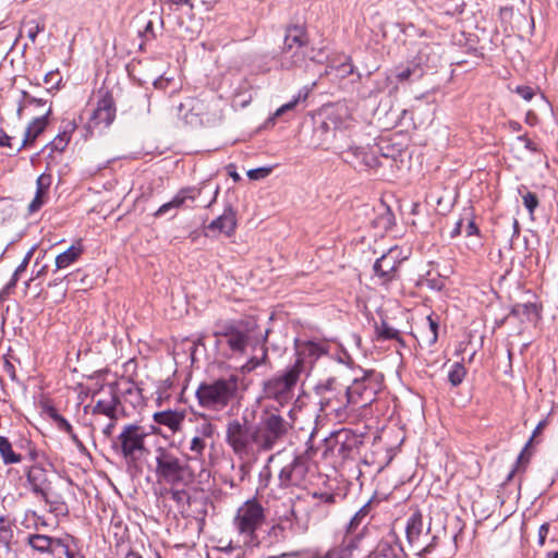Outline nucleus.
Returning <instances> with one entry per match:
<instances>
[{"instance_id": "nucleus-1", "label": "nucleus", "mask_w": 558, "mask_h": 558, "mask_svg": "<svg viewBox=\"0 0 558 558\" xmlns=\"http://www.w3.org/2000/svg\"><path fill=\"white\" fill-rule=\"evenodd\" d=\"M189 462L169 447H156L154 472L157 482L168 486H190L195 480V471Z\"/></svg>"}, {"instance_id": "nucleus-2", "label": "nucleus", "mask_w": 558, "mask_h": 558, "mask_svg": "<svg viewBox=\"0 0 558 558\" xmlns=\"http://www.w3.org/2000/svg\"><path fill=\"white\" fill-rule=\"evenodd\" d=\"M238 385V376L231 375L211 383H202L195 395L201 407L209 410H222L235 398Z\"/></svg>"}, {"instance_id": "nucleus-3", "label": "nucleus", "mask_w": 558, "mask_h": 558, "mask_svg": "<svg viewBox=\"0 0 558 558\" xmlns=\"http://www.w3.org/2000/svg\"><path fill=\"white\" fill-rule=\"evenodd\" d=\"M253 326L244 319L218 320L213 330L216 344L227 345L231 353L243 354L246 351Z\"/></svg>"}, {"instance_id": "nucleus-4", "label": "nucleus", "mask_w": 558, "mask_h": 558, "mask_svg": "<svg viewBox=\"0 0 558 558\" xmlns=\"http://www.w3.org/2000/svg\"><path fill=\"white\" fill-rule=\"evenodd\" d=\"M305 372V362L298 354L295 362L278 376L264 383L265 398L276 400L280 404L289 402L293 397V390L301 375Z\"/></svg>"}, {"instance_id": "nucleus-5", "label": "nucleus", "mask_w": 558, "mask_h": 558, "mask_svg": "<svg viewBox=\"0 0 558 558\" xmlns=\"http://www.w3.org/2000/svg\"><path fill=\"white\" fill-rule=\"evenodd\" d=\"M149 435L145 427L138 424L123 426L117 437L113 448L125 460L128 465H136L148 452L145 439Z\"/></svg>"}, {"instance_id": "nucleus-6", "label": "nucleus", "mask_w": 558, "mask_h": 558, "mask_svg": "<svg viewBox=\"0 0 558 558\" xmlns=\"http://www.w3.org/2000/svg\"><path fill=\"white\" fill-rule=\"evenodd\" d=\"M264 521L263 506L256 499H251L238 509L233 524L239 534L243 536L244 544L255 546L258 543L256 531L263 525Z\"/></svg>"}, {"instance_id": "nucleus-7", "label": "nucleus", "mask_w": 558, "mask_h": 558, "mask_svg": "<svg viewBox=\"0 0 558 558\" xmlns=\"http://www.w3.org/2000/svg\"><path fill=\"white\" fill-rule=\"evenodd\" d=\"M383 387V376L375 371L363 372L362 377L353 379L347 387V402L361 408L369 405Z\"/></svg>"}, {"instance_id": "nucleus-8", "label": "nucleus", "mask_w": 558, "mask_h": 558, "mask_svg": "<svg viewBox=\"0 0 558 558\" xmlns=\"http://www.w3.org/2000/svg\"><path fill=\"white\" fill-rule=\"evenodd\" d=\"M253 425L246 421H229L226 426V441L239 458H248L255 454Z\"/></svg>"}, {"instance_id": "nucleus-9", "label": "nucleus", "mask_w": 558, "mask_h": 558, "mask_svg": "<svg viewBox=\"0 0 558 558\" xmlns=\"http://www.w3.org/2000/svg\"><path fill=\"white\" fill-rule=\"evenodd\" d=\"M308 473V458L305 453L293 456L292 460L284 464L278 474L280 488L289 489L303 487Z\"/></svg>"}, {"instance_id": "nucleus-10", "label": "nucleus", "mask_w": 558, "mask_h": 558, "mask_svg": "<svg viewBox=\"0 0 558 558\" xmlns=\"http://www.w3.org/2000/svg\"><path fill=\"white\" fill-rule=\"evenodd\" d=\"M71 492V482L54 478L38 496L49 506L50 512L57 515H66L69 507L65 501L66 495Z\"/></svg>"}, {"instance_id": "nucleus-11", "label": "nucleus", "mask_w": 558, "mask_h": 558, "mask_svg": "<svg viewBox=\"0 0 558 558\" xmlns=\"http://www.w3.org/2000/svg\"><path fill=\"white\" fill-rule=\"evenodd\" d=\"M336 380L330 378L326 384L317 386V391L320 395L319 405L320 411L325 415H335L341 417L348 404L347 399L340 392H336Z\"/></svg>"}, {"instance_id": "nucleus-12", "label": "nucleus", "mask_w": 558, "mask_h": 558, "mask_svg": "<svg viewBox=\"0 0 558 558\" xmlns=\"http://www.w3.org/2000/svg\"><path fill=\"white\" fill-rule=\"evenodd\" d=\"M430 527H425L423 515L420 511H415L407 522L405 533L409 547L417 556H423L424 549L427 548V538H429Z\"/></svg>"}, {"instance_id": "nucleus-13", "label": "nucleus", "mask_w": 558, "mask_h": 558, "mask_svg": "<svg viewBox=\"0 0 558 558\" xmlns=\"http://www.w3.org/2000/svg\"><path fill=\"white\" fill-rule=\"evenodd\" d=\"M398 248H390L381 255L374 264V272L381 284H387L398 278V269L401 265Z\"/></svg>"}, {"instance_id": "nucleus-14", "label": "nucleus", "mask_w": 558, "mask_h": 558, "mask_svg": "<svg viewBox=\"0 0 558 558\" xmlns=\"http://www.w3.org/2000/svg\"><path fill=\"white\" fill-rule=\"evenodd\" d=\"M178 114L192 126L203 125L208 114V105L198 98H189L178 106Z\"/></svg>"}, {"instance_id": "nucleus-15", "label": "nucleus", "mask_w": 558, "mask_h": 558, "mask_svg": "<svg viewBox=\"0 0 558 558\" xmlns=\"http://www.w3.org/2000/svg\"><path fill=\"white\" fill-rule=\"evenodd\" d=\"M199 194H201V189H198L196 186L183 187L171 198V201L161 205L154 213V216L156 218H158V217L169 214L172 210H178V209L182 208L187 201L194 202Z\"/></svg>"}, {"instance_id": "nucleus-16", "label": "nucleus", "mask_w": 558, "mask_h": 558, "mask_svg": "<svg viewBox=\"0 0 558 558\" xmlns=\"http://www.w3.org/2000/svg\"><path fill=\"white\" fill-rule=\"evenodd\" d=\"M259 424L277 445L289 432L290 424L279 414L268 413L260 418Z\"/></svg>"}, {"instance_id": "nucleus-17", "label": "nucleus", "mask_w": 558, "mask_h": 558, "mask_svg": "<svg viewBox=\"0 0 558 558\" xmlns=\"http://www.w3.org/2000/svg\"><path fill=\"white\" fill-rule=\"evenodd\" d=\"M51 107H49L44 116L35 118L29 122L25 130L23 142L15 149L16 151H21L24 147L34 144L37 137L47 129L49 123V116L51 114Z\"/></svg>"}, {"instance_id": "nucleus-18", "label": "nucleus", "mask_w": 558, "mask_h": 558, "mask_svg": "<svg viewBox=\"0 0 558 558\" xmlns=\"http://www.w3.org/2000/svg\"><path fill=\"white\" fill-rule=\"evenodd\" d=\"M25 474L27 487L36 497L53 481L48 477L47 471L39 464L29 466Z\"/></svg>"}, {"instance_id": "nucleus-19", "label": "nucleus", "mask_w": 558, "mask_h": 558, "mask_svg": "<svg viewBox=\"0 0 558 558\" xmlns=\"http://www.w3.org/2000/svg\"><path fill=\"white\" fill-rule=\"evenodd\" d=\"M114 117L116 107L113 99L110 96H105L98 101L97 108L94 110V113L92 116V120L97 125L102 124L105 126H108L112 123Z\"/></svg>"}, {"instance_id": "nucleus-20", "label": "nucleus", "mask_w": 558, "mask_h": 558, "mask_svg": "<svg viewBox=\"0 0 558 558\" xmlns=\"http://www.w3.org/2000/svg\"><path fill=\"white\" fill-rule=\"evenodd\" d=\"M235 228H236L235 211L231 207L227 208L222 215H220L218 218L213 220L207 226L208 230L223 233L227 236L232 235Z\"/></svg>"}, {"instance_id": "nucleus-21", "label": "nucleus", "mask_w": 558, "mask_h": 558, "mask_svg": "<svg viewBox=\"0 0 558 558\" xmlns=\"http://www.w3.org/2000/svg\"><path fill=\"white\" fill-rule=\"evenodd\" d=\"M307 33L302 26L294 25L287 28L282 50L289 52L294 48H307Z\"/></svg>"}, {"instance_id": "nucleus-22", "label": "nucleus", "mask_w": 558, "mask_h": 558, "mask_svg": "<svg viewBox=\"0 0 558 558\" xmlns=\"http://www.w3.org/2000/svg\"><path fill=\"white\" fill-rule=\"evenodd\" d=\"M354 158L352 162L360 169H374L380 166L375 151L365 147H353L348 151Z\"/></svg>"}, {"instance_id": "nucleus-23", "label": "nucleus", "mask_w": 558, "mask_h": 558, "mask_svg": "<svg viewBox=\"0 0 558 558\" xmlns=\"http://www.w3.org/2000/svg\"><path fill=\"white\" fill-rule=\"evenodd\" d=\"M77 125L74 120H65L62 122L60 132L56 137L47 145L52 151L62 153L69 145L72 134L76 130Z\"/></svg>"}, {"instance_id": "nucleus-24", "label": "nucleus", "mask_w": 558, "mask_h": 558, "mask_svg": "<svg viewBox=\"0 0 558 558\" xmlns=\"http://www.w3.org/2000/svg\"><path fill=\"white\" fill-rule=\"evenodd\" d=\"M60 543V537L54 538L44 534H29L27 544L36 551L50 554L54 557V547Z\"/></svg>"}, {"instance_id": "nucleus-25", "label": "nucleus", "mask_w": 558, "mask_h": 558, "mask_svg": "<svg viewBox=\"0 0 558 558\" xmlns=\"http://www.w3.org/2000/svg\"><path fill=\"white\" fill-rule=\"evenodd\" d=\"M153 418L157 424L165 425L172 433H177L181 429L184 415L178 411L167 410L154 413Z\"/></svg>"}, {"instance_id": "nucleus-26", "label": "nucleus", "mask_w": 558, "mask_h": 558, "mask_svg": "<svg viewBox=\"0 0 558 558\" xmlns=\"http://www.w3.org/2000/svg\"><path fill=\"white\" fill-rule=\"evenodd\" d=\"M49 178L39 175L36 181V194L28 205V214L38 211L48 198Z\"/></svg>"}, {"instance_id": "nucleus-27", "label": "nucleus", "mask_w": 558, "mask_h": 558, "mask_svg": "<svg viewBox=\"0 0 558 558\" xmlns=\"http://www.w3.org/2000/svg\"><path fill=\"white\" fill-rule=\"evenodd\" d=\"M84 248L81 241L72 244L66 251L56 257V268L64 269L74 264L83 254Z\"/></svg>"}, {"instance_id": "nucleus-28", "label": "nucleus", "mask_w": 558, "mask_h": 558, "mask_svg": "<svg viewBox=\"0 0 558 558\" xmlns=\"http://www.w3.org/2000/svg\"><path fill=\"white\" fill-rule=\"evenodd\" d=\"M120 401L116 395H110L108 399H100L96 402L93 413L102 414L108 416L110 420L117 421V410Z\"/></svg>"}, {"instance_id": "nucleus-29", "label": "nucleus", "mask_w": 558, "mask_h": 558, "mask_svg": "<svg viewBox=\"0 0 558 558\" xmlns=\"http://www.w3.org/2000/svg\"><path fill=\"white\" fill-rule=\"evenodd\" d=\"M81 554L77 547L76 539L65 534L60 537V543L54 547V557L56 558H72L74 555Z\"/></svg>"}, {"instance_id": "nucleus-30", "label": "nucleus", "mask_w": 558, "mask_h": 558, "mask_svg": "<svg viewBox=\"0 0 558 558\" xmlns=\"http://www.w3.org/2000/svg\"><path fill=\"white\" fill-rule=\"evenodd\" d=\"M253 436L255 453L270 451L276 446L274 440L259 423L257 425H253Z\"/></svg>"}, {"instance_id": "nucleus-31", "label": "nucleus", "mask_w": 558, "mask_h": 558, "mask_svg": "<svg viewBox=\"0 0 558 558\" xmlns=\"http://www.w3.org/2000/svg\"><path fill=\"white\" fill-rule=\"evenodd\" d=\"M306 48H294L287 52L281 50L280 63L281 68L290 70L294 66H300L306 58Z\"/></svg>"}, {"instance_id": "nucleus-32", "label": "nucleus", "mask_w": 558, "mask_h": 558, "mask_svg": "<svg viewBox=\"0 0 558 558\" xmlns=\"http://www.w3.org/2000/svg\"><path fill=\"white\" fill-rule=\"evenodd\" d=\"M0 458L4 465L17 464L23 460L20 452L13 449L12 442L0 435Z\"/></svg>"}, {"instance_id": "nucleus-33", "label": "nucleus", "mask_w": 558, "mask_h": 558, "mask_svg": "<svg viewBox=\"0 0 558 558\" xmlns=\"http://www.w3.org/2000/svg\"><path fill=\"white\" fill-rule=\"evenodd\" d=\"M349 437L348 432L345 430H339L336 433H332L329 437L325 438V451L324 457L328 456V452L335 453V451L338 452V454H342L344 450V444Z\"/></svg>"}, {"instance_id": "nucleus-34", "label": "nucleus", "mask_w": 558, "mask_h": 558, "mask_svg": "<svg viewBox=\"0 0 558 558\" xmlns=\"http://www.w3.org/2000/svg\"><path fill=\"white\" fill-rule=\"evenodd\" d=\"M216 425H214L207 415L199 414L195 417L194 435L214 441Z\"/></svg>"}, {"instance_id": "nucleus-35", "label": "nucleus", "mask_w": 558, "mask_h": 558, "mask_svg": "<svg viewBox=\"0 0 558 558\" xmlns=\"http://www.w3.org/2000/svg\"><path fill=\"white\" fill-rule=\"evenodd\" d=\"M49 416L56 423L58 429L66 433L72 441L76 445L77 448H83V442L80 440L77 435L74 433L72 425L65 420L62 415L58 413V411L53 408L48 411Z\"/></svg>"}, {"instance_id": "nucleus-36", "label": "nucleus", "mask_w": 558, "mask_h": 558, "mask_svg": "<svg viewBox=\"0 0 558 558\" xmlns=\"http://www.w3.org/2000/svg\"><path fill=\"white\" fill-rule=\"evenodd\" d=\"M357 542L356 537L344 539L340 546L327 553V558H351L353 550L357 547Z\"/></svg>"}, {"instance_id": "nucleus-37", "label": "nucleus", "mask_w": 558, "mask_h": 558, "mask_svg": "<svg viewBox=\"0 0 558 558\" xmlns=\"http://www.w3.org/2000/svg\"><path fill=\"white\" fill-rule=\"evenodd\" d=\"M207 441L208 440H206L205 438H201V437L194 435L191 438L190 446H189V450L191 451V453L193 456L187 459L190 461L191 460L203 461L204 452L207 447Z\"/></svg>"}, {"instance_id": "nucleus-38", "label": "nucleus", "mask_w": 558, "mask_h": 558, "mask_svg": "<svg viewBox=\"0 0 558 558\" xmlns=\"http://www.w3.org/2000/svg\"><path fill=\"white\" fill-rule=\"evenodd\" d=\"M466 375V369L462 363L456 362L448 372V380L453 386H459Z\"/></svg>"}, {"instance_id": "nucleus-39", "label": "nucleus", "mask_w": 558, "mask_h": 558, "mask_svg": "<svg viewBox=\"0 0 558 558\" xmlns=\"http://www.w3.org/2000/svg\"><path fill=\"white\" fill-rule=\"evenodd\" d=\"M374 222L376 227L381 230H389L395 226V215L388 207H385L384 211L375 219Z\"/></svg>"}, {"instance_id": "nucleus-40", "label": "nucleus", "mask_w": 558, "mask_h": 558, "mask_svg": "<svg viewBox=\"0 0 558 558\" xmlns=\"http://www.w3.org/2000/svg\"><path fill=\"white\" fill-rule=\"evenodd\" d=\"M185 487L186 486H169V488H166L165 490L166 494L169 495L170 499L177 504H182L189 498V495L184 489Z\"/></svg>"}, {"instance_id": "nucleus-41", "label": "nucleus", "mask_w": 558, "mask_h": 558, "mask_svg": "<svg viewBox=\"0 0 558 558\" xmlns=\"http://www.w3.org/2000/svg\"><path fill=\"white\" fill-rule=\"evenodd\" d=\"M512 315L515 316H530L531 314L536 315V305L533 303H525V304H517L513 306L511 311Z\"/></svg>"}, {"instance_id": "nucleus-42", "label": "nucleus", "mask_w": 558, "mask_h": 558, "mask_svg": "<svg viewBox=\"0 0 558 558\" xmlns=\"http://www.w3.org/2000/svg\"><path fill=\"white\" fill-rule=\"evenodd\" d=\"M307 97V94L305 93L304 95H301V93L293 97V99L284 105H282L281 107H279L276 112H275V116L276 117H280L282 116L283 113H286L287 111H290V110H293L296 105L301 101V100H305Z\"/></svg>"}, {"instance_id": "nucleus-43", "label": "nucleus", "mask_w": 558, "mask_h": 558, "mask_svg": "<svg viewBox=\"0 0 558 558\" xmlns=\"http://www.w3.org/2000/svg\"><path fill=\"white\" fill-rule=\"evenodd\" d=\"M522 199H523V205L525 206V208L529 210L530 214H533L534 210L537 208L538 206V198L536 196L535 193L533 192H526L523 196H522Z\"/></svg>"}, {"instance_id": "nucleus-44", "label": "nucleus", "mask_w": 558, "mask_h": 558, "mask_svg": "<svg viewBox=\"0 0 558 558\" xmlns=\"http://www.w3.org/2000/svg\"><path fill=\"white\" fill-rule=\"evenodd\" d=\"M267 359V349L266 348H263V355L260 359H257V357H252L247 361V363L245 365H243L242 369L244 372H251L253 369H255L257 366L262 365L263 363H265Z\"/></svg>"}, {"instance_id": "nucleus-45", "label": "nucleus", "mask_w": 558, "mask_h": 558, "mask_svg": "<svg viewBox=\"0 0 558 558\" xmlns=\"http://www.w3.org/2000/svg\"><path fill=\"white\" fill-rule=\"evenodd\" d=\"M378 336L383 339H395L398 337V330L383 323L377 327Z\"/></svg>"}, {"instance_id": "nucleus-46", "label": "nucleus", "mask_w": 558, "mask_h": 558, "mask_svg": "<svg viewBox=\"0 0 558 558\" xmlns=\"http://www.w3.org/2000/svg\"><path fill=\"white\" fill-rule=\"evenodd\" d=\"M271 173L270 167H260L256 169H251L247 171V177L251 180H260L267 178Z\"/></svg>"}, {"instance_id": "nucleus-47", "label": "nucleus", "mask_w": 558, "mask_h": 558, "mask_svg": "<svg viewBox=\"0 0 558 558\" xmlns=\"http://www.w3.org/2000/svg\"><path fill=\"white\" fill-rule=\"evenodd\" d=\"M31 255H32V252H29L25 258L23 259V262L17 266V268L15 269L12 278H11V281L9 282L8 287H14L19 280V276L20 274H22L23 271H25L27 265H28V262H29V258H31Z\"/></svg>"}, {"instance_id": "nucleus-48", "label": "nucleus", "mask_w": 558, "mask_h": 558, "mask_svg": "<svg viewBox=\"0 0 558 558\" xmlns=\"http://www.w3.org/2000/svg\"><path fill=\"white\" fill-rule=\"evenodd\" d=\"M0 558H16L15 549L3 538H0Z\"/></svg>"}, {"instance_id": "nucleus-49", "label": "nucleus", "mask_w": 558, "mask_h": 558, "mask_svg": "<svg viewBox=\"0 0 558 558\" xmlns=\"http://www.w3.org/2000/svg\"><path fill=\"white\" fill-rule=\"evenodd\" d=\"M546 425H547V421H546V420L541 421V422L536 425V427H535V429H534V432H533V434H532V437L530 438V440H529V441H527V444L525 445V447H524L523 451H522V452L519 454V457H518V463H520V461L522 460L523 454H524V451H525V450H526V448L532 444V441H533L534 437H536L538 434H541V433L543 432V429L546 427Z\"/></svg>"}, {"instance_id": "nucleus-50", "label": "nucleus", "mask_w": 558, "mask_h": 558, "mask_svg": "<svg viewBox=\"0 0 558 558\" xmlns=\"http://www.w3.org/2000/svg\"><path fill=\"white\" fill-rule=\"evenodd\" d=\"M25 27L26 36L31 39L32 43H35L38 33L43 31V26H39L37 23H28Z\"/></svg>"}, {"instance_id": "nucleus-51", "label": "nucleus", "mask_w": 558, "mask_h": 558, "mask_svg": "<svg viewBox=\"0 0 558 558\" xmlns=\"http://www.w3.org/2000/svg\"><path fill=\"white\" fill-rule=\"evenodd\" d=\"M515 93L526 101H530L535 95L534 89L526 85L518 86Z\"/></svg>"}, {"instance_id": "nucleus-52", "label": "nucleus", "mask_w": 558, "mask_h": 558, "mask_svg": "<svg viewBox=\"0 0 558 558\" xmlns=\"http://www.w3.org/2000/svg\"><path fill=\"white\" fill-rule=\"evenodd\" d=\"M367 514V509H366V506H364L363 508H361L355 514L354 517L351 519L350 521V524H349V527L350 529H353L355 526H357L360 523H361V520Z\"/></svg>"}, {"instance_id": "nucleus-53", "label": "nucleus", "mask_w": 558, "mask_h": 558, "mask_svg": "<svg viewBox=\"0 0 558 558\" xmlns=\"http://www.w3.org/2000/svg\"><path fill=\"white\" fill-rule=\"evenodd\" d=\"M549 533V523H543L538 529V545L544 546L546 542V537Z\"/></svg>"}, {"instance_id": "nucleus-54", "label": "nucleus", "mask_w": 558, "mask_h": 558, "mask_svg": "<svg viewBox=\"0 0 558 558\" xmlns=\"http://www.w3.org/2000/svg\"><path fill=\"white\" fill-rule=\"evenodd\" d=\"M313 498L319 499L320 501L325 504H333L335 502V495L330 493H313Z\"/></svg>"}, {"instance_id": "nucleus-55", "label": "nucleus", "mask_w": 558, "mask_h": 558, "mask_svg": "<svg viewBox=\"0 0 558 558\" xmlns=\"http://www.w3.org/2000/svg\"><path fill=\"white\" fill-rule=\"evenodd\" d=\"M23 98L26 101L27 105H36V106H44L46 101L41 98H36L27 94L26 92H23Z\"/></svg>"}, {"instance_id": "nucleus-56", "label": "nucleus", "mask_w": 558, "mask_h": 558, "mask_svg": "<svg viewBox=\"0 0 558 558\" xmlns=\"http://www.w3.org/2000/svg\"><path fill=\"white\" fill-rule=\"evenodd\" d=\"M12 138L2 130H0V147L12 148Z\"/></svg>"}, {"instance_id": "nucleus-57", "label": "nucleus", "mask_w": 558, "mask_h": 558, "mask_svg": "<svg viewBox=\"0 0 558 558\" xmlns=\"http://www.w3.org/2000/svg\"><path fill=\"white\" fill-rule=\"evenodd\" d=\"M306 350L310 352V354L313 355H319L323 353V349L320 348V345L314 342H308L306 344Z\"/></svg>"}, {"instance_id": "nucleus-58", "label": "nucleus", "mask_w": 558, "mask_h": 558, "mask_svg": "<svg viewBox=\"0 0 558 558\" xmlns=\"http://www.w3.org/2000/svg\"><path fill=\"white\" fill-rule=\"evenodd\" d=\"M438 537L436 535H432L429 533V538H427V548L424 549L423 555L430 553L437 546Z\"/></svg>"}, {"instance_id": "nucleus-59", "label": "nucleus", "mask_w": 558, "mask_h": 558, "mask_svg": "<svg viewBox=\"0 0 558 558\" xmlns=\"http://www.w3.org/2000/svg\"><path fill=\"white\" fill-rule=\"evenodd\" d=\"M427 322H428V326H429V329L433 333V337H432V342H435L437 340V329H438V325L435 320H433L430 318V316L427 317Z\"/></svg>"}, {"instance_id": "nucleus-60", "label": "nucleus", "mask_w": 558, "mask_h": 558, "mask_svg": "<svg viewBox=\"0 0 558 558\" xmlns=\"http://www.w3.org/2000/svg\"><path fill=\"white\" fill-rule=\"evenodd\" d=\"M478 232V229L475 225V222L473 220L469 221L466 228H465V233L468 236H471V235H474Z\"/></svg>"}, {"instance_id": "nucleus-61", "label": "nucleus", "mask_w": 558, "mask_h": 558, "mask_svg": "<svg viewBox=\"0 0 558 558\" xmlns=\"http://www.w3.org/2000/svg\"><path fill=\"white\" fill-rule=\"evenodd\" d=\"M411 74H412L411 69L405 68L397 73V78L399 81H405L411 76Z\"/></svg>"}, {"instance_id": "nucleus-62", "label": "nucleus", "mask_w": 558, "mask_h": 558, "mask_svg": "<svg viewBox=\"0 0 558 558\" xmlns=\"http://www.w3.org/2000/svg\"><path fill=\"white\" fill-rule=\"evenodd\" d=\"M462 219H459L456 223H454V227L452 228L451 232H450V236L451 238H456L458 235L461 234V228H462Z\"/></svg>"}, {"instance_id": "nucleus-63", "label": "nucleus", "mask_w": 558, "mask_h": 558, "mask_svg": "<svg viewBox=\"0 0 558 558\" xmlns=\"http://www.w3.org/2000/svg\"><path fill=\"white\" fill-rule=\"evenodd\" d=\"M153 25H154L153 21H147L145 23L144 29L143 31H138V33L141 35H148V34H150L151 36H154V34H153Z\"/></svg>"}, {"instance_id": "nucleus-64", "label": "nucleus", "mask_w": 558, "mask_h": 558, "mask_svg": "<svg viewBox=\"0 0 558 558\" xmlns=\"http://www.w3.org/2000/svg\"><path fill=\"white\" fill-rule=\"evenodd\" d=\"M116 422L117 421L111 420V422L104 428L102 433L105 436L111 437L114 426H116Z\"/></svg>"}]
</instances>
